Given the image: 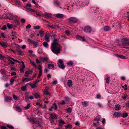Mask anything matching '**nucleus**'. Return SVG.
I'll use <instances>...</instances> for the list:
<instances>
[{
  "mask_svg": "<svg viewBox=\"0 0 129 129\" xmlns=\"http://www.w3.org/2000/svg\"><path fill=\"white\" fill-rule=\"evenodd\" d=\"M62 47L57 42V40L54 39L51 44V50L54 53L57 55L59 54Z\"/></svg>",
  "mask_w": 129,
  "mask_h": 129,
  "instance_id": "obj_1",
  "label": "nucleus"
},
{
  "mask_svg": "<svg viewBox=\"0 0 129 129\" xmlns=\"http://www.w3.org/2000/svg\"><path fill=\"white\" fill-rule=\"evenodd\" d=\"M122 43V45H129V39L126 38H123L121 40Z\"/></svg>",
  "mask_w": 129,
  "mask_h": 129,
  "instance_id": "obj_2",
  "label": "nucleus"
},
{
  "mask_svg": "<svg viewBox=\"0 0 129 129\" xmlns=\"http://www.w3.org/2000/svg\"><path fill=\"white\" fill-rule=\"evenodd\" d=\"M58 64L59 67L60 68L63 69L65 68L63 61L61 59H59L58 60Z\"/></svg>",
  "mask_w": 129,
  "mask_h": 129,
  "instance_id": "obj_3",
  "label": "nucleus"
},
{
  "mask_svg": "<svg viewBox=\"0 0 129 129\" xmlns=\"http://www.w3.org/2000/svg\"><path fill=\"white\" fill-rule=\"evenodd\" d=\"M44 95H46L47 97V98H46V99H49L51 96L50 93L48 91L46 88L45 89L44 91Z\"/></svg>",
  "mask_w": 129,
  "mask_h": 129,
  "instance_id": "obj_4",
  "label": "nucleus"
},
{
  "mask_svg": "<svg viewBox=\"0 0 129 129\" xmlns=\"http://www.w3.org/2000/svg\"><path fill=\"white\" fill-rule=\"evenodd\" d=\"M84 30L86 33H90L92 30V29L90 26H87L85 27Z\"/></svg>",
  "mask_w": 129,
  "mask_h": 129,
  "instance_id": "obj_5",
  "label": "nucleus"
},
{
  "mask_svg": "<svg viewBox=\"0 0 129 129\" xmlns=\"http://www.w3.org/2000/svg\"><path fill=\"white\" fill-rule=\"evenodd\" d=\"M69 21L71 23H75L77 22V19L74 17H71L69 18Z\"/></svg>",
  "mask_w": 129,
  "mask_h": 129,
  "instance_id": "obj_6",
  "label": "nucleus"
},
{
  "mask_svg": "<svg viewBox=\"0 0 129 129\" xmlns=\"http://www.w3.org/2000/svg\"><path fill=\"white\" fill-rule=\"evenodd\" d=\"M43 16L47 19H49L51 17V14L50 13H46L45 14H42Z\"/></svg>",
  "mask_w": 129,
  "mask_h": 129,
  "instance_id": "obj_7",
  "label": "nucleus"
},
{
  "mask_svg": "<svg viewBox=\"0 0 129 129\" xmlns=\"http://www.w3.org/2000/svg\"><path fill=\"white\" fill-rule=\"evenodd\" d=\"M59 126L62 127L64 124H65L64 121L62 119H60L59 120Z\"/></svg>",
  "mask_w": 129,
  "mask_h": 129,
  "instance_id": "obj_8",
  "label": "nucleus"
},
{
  "mask_svg": "<svg viewBox=\"0 0 129 129\" xmlns=\"http://www.w3.org/2000/svg\"><path fill=\"white\" fill-rule=\"evenodd\" d=\"M40 58L41 61L43 62L46 61L48 60V58L47 57H40Z\"/></svg>",
  "mask_w": 129,
  "mask_h": 129,
  "instance_id": "obj_9",
  "label": "nucleus"
},
{
  "mask_svg": "<svg viewBox=\"0 0 129 129\" xmlns=\"http://www.w3.org/2000/svg\"><path fill=\"white\" fill-rule=\"evenodd\" d=\"M49 26L53 29H58L59 28V26L56 25H50Z\"/></svg>",
  "mask_w": 129,
  "mask_h": 129,
  "instance_id": "obj_10",
  "label": "nucleus"
},
{
  "mask_svg": "<svg viewBox=\"0 0 129 129\" xmlns=\"http://www.w3.org/2000/svg\"><path fill=\"white\" fill-rule=\"evenodd\" d=\"M49 117L53 119H56L57 118V116L55 113L52 114V113H51L50 114Z\"/></svg>",
  "mask_w": 129,
  "mask_h": 129,
  "instance_id": "obj_11",
  "label": "nucleus"
},
{
  "mask_svg": "<svg viewBox=\"0 0 129 129\" xmlns=\"http://www.w3.org/2000/svg\"><path fill=\"white\" fill-rule=\"evenodd\" d=\"M33 70L31 69L30 70L27 71H26L25 73V76L26 77H28V75L30 74L31 73H32L33 72Z\"/></svg>",
  "mask_w": 129,
  "mask_h": 129,
  "instance_id": "obj_12",
  "label": "nucleus"
},
{
  "mask_svg": "<svg viewBox=\"0 0 129 129\" xmlns=\"http://www.w3.org/2000/svg\"><path fill=\"white\" fill-rule=\"evenodd\" d=\"M14 109L17 111L20 112L21 111L22 109L20 107L17 105H15L14 107Z\"/></svg>",
  "mask_w": 129,
  "mask_h": 129,
  "instance_id": "obj_13",
  "label": "nucleus"
},
{
  "mask_svg": "<svg viewBox=\"0 0 129 129\" xmlns=\"http://www.w3.org/2000/svg\"><path fill=\"white\" fill-rule=\"evenodd\" d=\"M76 38L83 41H86V40L84 37H82L79 35H78L76 36Z\"/></svg>",
  "mask_w": 129,
  "mask_h": 129,
  "instance_id": "obj_14",
  "label": "nucleus"
},
{
  "mask_svg": "<svg viewBox=\"0 0 129 129\" xmlns=\"http://www.w3.org/2000/svg\"><path fill=\"white\" fill-rule=\"evenodd\" d=\"M53 4L54 5H56L58 7L60 4V2L58 1H53Z\"/></svg>",
  "mask_w": 129,
  "mask_h": 129,
  "instance_id": "obj_15",
  "label": "nucleus"
},
{
  "mask_svg": "<svg viewBox=\"0 0 129 129\" xmlns=\"http://www.w3.org/2000/svg\"><path fill=\"white\" fill-rule=\"evenodd\" d=\"M56 17L59 18H61L63 17V15L62 14H57L56 15Z\"/></svg>",
  "mask_w": 129,
  "mask_h": 129,
  "instance_id": "obj_16",
  "label": "nucleus"
},
{
  "mask_svg": "<svg viewBox=\"0 0 129 129\" xmlns=\"http://www.w3.org/2000/svg\"><path fill=\"white\" fill-rule=\"evenodd\" d=\"M121 113L120 112H114V115L116 117H120L121 115Z\"/></svg>",
  "mask_w": 129,
  "mask_h": 129,
  "instance_id": "obj_17",
  "label": "nucleus"
},
{
  "mask_svg": "<svg viewBox=\"0 0 129 129\" xmlns=\"http://www.w3.org/2000/svg\"><path fill=\"white\" fill-rule=\"evenodd\" d=\"M43 45L44 46L45 48H48L49 47L48 44L46 41L44 42H43Z\"/></svg>",
  "mask_w": 129,
  "mask_h": 129,
  "instance_id": "obj_18",
  "label": "nucleus"
},
{
  "mask_svg": "<svg viewBox=\"0 0 129 129\" xmlns=\"http://www.w3.org/2000/svg\"><path fill=\"white\" fill-rule=\"evenodd\" d=\"M0 45L4 48H6L7 47V45L6 44V43L5 42L1 43L0 42Z\"/></svg>",
  "mask_w": 129,
  "mask_h": 129,
  "instance_id": "obj_19",
  "label": "nucleus"
},
{
  "mask_svg": "<svg viewBox=\"0 0 129 129\" xmlns=\"http://www.w3.org/2000/svg\"><path fill=\"white\" fill-rule=\"evenodd\" d=\"M114 108L116 110H119L121 108L119 104L116 105H115Z\"/></svg>",
  "mask_w": 129,
  "mask_h": 129,
  "instance_id": "obj_20",
  "label": "nucleus"
},
{
  "mask_svg": "<svg viewBox=\"0 0 129 129\" xmlns=\"http://www.w3.org/2000/svg\"><path fill=\"white\" fill-rule=\"evenodd\" d=\"M54 65L52 64H49L48 65V67L49 69H51L54 68Z\"/></svg>",
  "mask_w": 129,
  "mask_h": 129,
  "instance_id": "obj_21",
  "label": "nucleus"
},
{
  "mask_svg": "<svg viewBox=\"0 0 129 129\" xmlns=\"http://www.w3.org/2000/svg\"><path fill=\"white\" fill-rule=\"evenodd\" d=\"M44 31L43 30H41L39 32V34H38L37 35V36H39V35H40L41 37H43L44 36Z\"/></svg>",
  "mask_w": 129,
  "mask_h": 129,
  "instance_id": "obj_22",
  "label": "nucleus"
},
{
  "mask_svg": "<svg viewBox=\"0 0 129 129\" xmlns=\"http://www.w3.org/2000/svg\"><path fill=\"white\" fill-rule=\"evenodd\" d=\"M116 56L117 57H118L122 59H124L125 58V56L117 54L116 55Z\"/></svg>",
  "mask_w": 129,
  "mask_h": 129,
  "instance_id": "obj_23",
  "label": "nucleus"
},
{
  "mask_svg": "<svg viewBox=\"0 0 129 129\" xmlns=\"http://www.w3.org/2000/svg\"><path fill=\"white\" fill-rule=\"evenodd\" d=\"M81 104L82 105L84 106L85 107H87L88 105V103L85 101L82 102Z\"/></svg>",
  "mask_w": 129,
  "mask_h": 129,
  "instance_id": "obj_24",
  "label": "nucleus"
},
{
  "mask_svg": "<svg viewBox=\"0 0 129 129\" xmlns=\"http://www.w3.org/2000/svg\"><path fill=\"white\" fill-rule=\"evenodd\" d=\"M32 44H33V47L35 48L37 47L38 45V43L37 42L34 41Z\"/></svg>",
  "mask_w": 129,
  "mask_h": 129,
  "instance_id": "obj_25",
  "label": "nucleus"
},
{
  "mask_svg": "<svg viewBox=\"0 0 129 129\" xmlns=\"http://www.w3.org/2000/svg\"><path fill=\"white\" fill-rule=\"evenodd\" d=\"M45 39L47 42H48L50 41L49 38L46 34L45 36Z\"/></svg>",
  "mask_w": 129,
  "mask_h": 129,
  "instance_id": "obj_26",
  "label": "nucleus"
},
{
  "mask_svg": "<svg viewBox=\"0 0 129 129\" xmlns=\"http://www.w3.org/2000/svg\"><path fill=\"white\" fill-rule=\"evenodd\" d=\"M67 84L69 87H71L72 86V81L71 80H69L67 83Z\"/></svg>",
  "mask_w": 129,
  "mask_h": 129,
  "instance_id": "obj_27",
  "label": "nucleus"
},
{
  "mask_svg": "<svg viewBox=\"0 0 129 129\" xmlns=\"http://www.w3.org/2000/svg\"><path fill=\"white\" fill-rule=\"evenodd\" d=\"M33 122L34 124H36V126H41V125L37 120H34Z\"/></svg>",
  "mask_w": 129,
  "mask_h": 129,
  "instance_id": "obj_28",
  "label": "nucleus"
},
{
  "mask_svg": "<svg viewBox=\"0 0 129 129\" xmlns=\"http://www.w3.org/2000/svg\"><path fill=\"white\" fill-rule=\"evenodd\" d=\"M104 30L105 31H109L110 29V28L107 26H106L103 28Z\"/></svg>",
  "mask_w": 129,
  "mask_h": 129,
  "instance_id": "obj_29",
  "label": "nucleus"
},
{
  "mask_svg": "<svg viewBox=\"0 0 129 129\" xmlns=\"http://www.w3.org/2000/svg\"><path fill=\"white\" fill-rule=\"evenodd\" d=\"M30 86L33 88H34L37 87V85L34 83L33 84H30Z\"/></svg>",
  "mask_w": 129,
  "mask_h": 129,
  "instance_id": "obj_30",
  "label": "nucleus"
},
{
  "mask_svg": "<svg viewBox=\"0 0 129 129\" xmlns=\"http://www.w3.org/2000/svg\"><path fill=\"white\" fill-rule=\"evenodd\" d=\"M12 58L11 57H9L8 58V59L10 61L9 63L10 64H13L15 63L13 61H12V59H10V58Z\"/></svg>",
  "mask_w": 129,
  "mask_h": 129,
  "instance_id": "obj_31",
  "label": "nucleus"
},
{
  "mask_svg": "<svg viewBox=\"0 0 129 129\" xmlns=\"http://www.w3.org/2000/svg\"><path fill=\"white\" fill-rule=\"evenodd\" d=\"M11 100V98L8 97H7L5 99V101L7 102H10Z\"/></svg>",
  "mask_w": 129,
  "mask_h": 129,
  "instance_id": "obj_32",
  "label": "nucleus"
},
{
  "mask_svg": "<svg viewBox=\"0 0 129 129\" xmlns=\"http://www.w3.org/2000/svg\"><path fill=\"white\" fill-rule=\"evenodd\" d=\"M53 108L55 110H56L57 108V106L56 103H55L53 104L52 107L51 108Z\"/></svg>",
  "mask_w": 129,
  "mask_h": 129,
  "instance_id": "obj_33",
  "label": "nucleus"
},
{
  "mask_svg": "<svg viewBox=\"0 0 129 129\" xmlns=\"http://www.w3.org/2000/svg\"><path fill=\"white\" fill-rule=\"evenodd\" d=\"M67 111V112L68 113H70L71 112L72 109L71 107H69L66 109Z\"/></svg>",
  "mask_w": 129,
  "mask_h": 129,
  "instance_id": "obj_34",
  "label": "nucleus"
},
{
  "mask_svg": "<svg viewBox=\"0 0 129 129\" xmlns=\"http://www.w3.org/2000/svg\"><path fill=\"white\" fill-rule=\"evenodd\" d=\"M66 129L69 128V129H71L72 127V125L70 124H69L65 126Z\"/></svg>",
  "mask_w": 129,
  "mask_h": 129,
  "instance_id": "obj_35",
  "label": "nucleus"
},
{
  "mask_svg": "<svg viewBox=\"0 0 129 129\" xmlns=\"http://www.w3.org/2000/svg\"><path fill=\"white\" fill-rule=\"evenodd\" d=\"M21 89L23 91H26V86H23L21 87Z\"/></svg>",
  "mask_w": 129,
  "mask_h": 129,
  "instance_id": "obj_36",
  "label": "nucleus"
},
{
  "mask_svg": "<svg viewBox=\"0 0 129 129\" xmlns=\"http://www.w3.org/2000/svg\"><path fill=\"white\" fill-rule=\"evenodd\" d=\"M30 62L32 65L36 67V65L34 61H31L30 59Z\"/></svg>",
  "mask_w": 129,
  "mask_h": 129,
  "instance_id": "obj_37",
  "label": "nucleus"
},
{
  "mask_svg": "<svg viewBox=\"0 0 129 129\" xmlns=\"http://www.w3.org/2000/svg\"><path fill=\"white\" fill-rule=\"evenodd\" d=\"M110 79V78L108 76H106L105 78V80L106 81V82L107 83H109V80Z\"/></svg>",
  "mask_w": 129,
  "mask_h": 129,
  "instance_id": "obj_38",
  "label": "nucleus"
},
{
  "mask_svg": "<svg viewBox=\"0 0 129 129\" xmlns=\"http://www.w3.org/2000/svg\"><path fill=\"white\" fill-rule=\"evenodd\" d=\"M30 107V105L29 103L28 104L27 106L24 107V109L25 110L29 109Z\"/></svg>",
  "mask_w": 129,
  "mask_h": 129,
  "instance_id": "obj_39",
  "label": "nucleus"
},
{
  "mask_svg": "<svg viewBox=\"0 0 129 129\" xmlns=\"http://www.w3.org/2000/svg\"><path fill=\"white\" fill-rule=\"evenodd\" d=\"M100 118L101 116L100 115H99L95 118L94 120L97 121H99L100 120Z\"/></svg>",
  "mask_w": 129,
  "mask_h": 129,
  "instance_id": "obj_40",
  "label": "nucleus"
},
{
  "mask_svg": "<svg viewBox=\"0 0 129 129\" xmlns=\"http://www.w3.org/2000/svg\"><path fill=\"white\" fill-rule=\"evenodd\" d=\"M128 116L127 113H123L122 117L123 118H125Z\"/></svg>",
  "mask_w": 129,
  "mask_h": 129,
  "instance_id": "obj_41",
  "label": "nucleus"
},
{
  "mask_svg": "<svg viewBox=\"0 0 129 129\" xmlns=\"http://www.w3.org/2000/svg\"><path fill=\"white\" fill-rule=\"evenodd\" d=\"M42 75V71H39V75L38 78H40Z\"/></svg>",
  "mask_w": 129,
  "mask_h": 129,
  "instance_id": "obj_42",
  "label": "nucleus"
},
{
  "mask_svg": "<svg viewBox=\"0 0 129 129\" xmlns=\"http://www.w3.org/2000/svg\"><path fill=\"white\" fill-rule=\"evenodd\" d=\"M34 95L35 98H39L40 97L39 95L37 93H35L34 94Z\"/></svg>",
  "mask_w": 129,
  "mask_h": 129,
  "instance_id": "obj_43",
  "label": "nucleus"
},
{
  "mask_svg": "<svg viewBox=\"0 0 129 129\" xmlns=\"http://www.w3.org/2000/svg\"><path fill=\"white\" fill-rule=\"evenodd\" d=\"M55 36L56 35L54 34H50L49 35V36H50L52 39L54 38L55 37Z\"/></svg>",
  "mask_w": 129,
  "mask_h": 129,
  "instance_id": "obj_44",
  "label": "nucleus"
},
{
  "mask_svg": "<svg viewBox=\"0 0 129 129\" xmlns=\"http://www.w3.org/2000/svg\"><path fill=\"white\" fill-rule=\"evenodd\" d=\"M13 96L14 98V99L15 100H18L19 99V98L16 96L14 94H13Z\"/></svg>",
  "mask_w": 129,
  "mask_h": 129,
  "instance_id": "obj_45",
  "label": "nucleus"
},
{
  "mask_svg": "<svg viewBox=\"0 0 129 129\" xmlns=\"http://www.w3.org/2000/svg\"><path fill=\"white\" fill-rule=\"evenodd\" d=\"M18 55H23V53L22 51L21 50H18Z\"/></svg>",
  "mask_w": 129,
  "mask_h": 129,
  "instance_id": "obj_46",
  "label": "nucleus"
},
{
  "mask_svg": "<svg viewBox=\"0 0 129 129\" xmlns=\"http://www.w3.org/2000/svg\"><path fill=\"white\" fill-rule=\"evenodd\" d=\"M7 26L5 25H4L3 26V27L2 28H1V29L2 30H5L7 29Z\"/></svg>",
  "mask_w": 129,
  "mask_h": 129,
  "instance_id": "obj_47",
  "label": "nucleus"
},
{
  "mask_svg": "<svg viewBox=\"0 0 129 129\" xmlns=\"http://www.w3.org/2000/svg\"><path fill=\"white\" fill-rule=\"evenodd\" d=\"M67 64L69 66H71L73 64V62L72 61H70L67 63Z\"/></svg>",
  "mask_w": 129,
  "mask_h": 129,
  "instance_id": "obj_48",
  "label": "nucleus"
},
{
  "mask_svg": "<svg viewBox=\"0 0 129 129\" xmlns=\"http://www.w3.org/2000/svg\"><path fill=\"white\" fill-rule=\"evenodd\" d=\"M21 62L22 63V66L21 67V68L24 69L25 68V66L24 64V63L22 61H21Z\"/></svg>",
  "mask_w": 129,
  "mask_h": 129,
  "instance_id": "obj_49",
  "label": "nucleus"
},
{
  "mask_svg": "<svg viewBox=\"0 0 129 129\" xmlns=\"http://www.w3.org/2000/svg\"><path fill=\"white\" fill-rule=\"evenodd\" d=\"M8 16H6V17H5L4 18L6 19H9L10 20H12L13 19V18L12 17V16H11L10 17H9Z\"/></svg>",
  "mask_w": 129,
  "mask_h": 129,
  "instance_id": "obj_50",
  "label": "nucleus"
},
{
  "mask_svg": "<svg viewBox=\"0 0 129 129\" xmlns=\"http://www.w3.org/2000/svg\"><path fill=\"white\" fill-rule=\"evenodd\" d=\"M10 59H12L13 60V61L14 62H16L18 63H20V61H18L16 59H15L13 58H10Z\"/></svg>",
  "mask_w": 129,
  "mask_h": 129,
  "instance_id": "obj_51",
  "label": "nucleus"
},
{
  "mask_svg": "<svg viewBox=\"0 0 129 129\" xmlns=\"http://www.w3.org/2000/svg\"><path fill=\"white\" fill-rule=\"evenodd\" d=\"M60 104L61 105H64L66 104V103L64 100L60 102Z\"/></svg>",
  "mask_w": 129,
  "mask_h": 129,
  "instance_id": "obj_52",
  "label": "nucleus"
},
{
  "mask_svg": "<svg viewBox=\"0 0 129 129\" xmlns=\"http://www.w3.org/2000/svg\"><path fill=\"white\" fill-rule=\"evenodd\" d=\"M29 94L28 92H26L25 94V97L27 99L29 98Z\"/></svg>",
  "mask_w": 129,
  "mask_h": 129,
  "instance_id": "obj_53",
  "label": "nucleus"
},
{
  "mask_svg": "<svg viewBox=\"0 0 129 129\" xmlns=\"http://www.w3.org/2000/svg\"><path fill=\"white\" fill-rule=\"evenodd\" d=\"M28 41L29 43H33L34 41H33L32 40H31L30 39H28Z\"/></svg>",
  "mask_w": 129,
  "mask_h": 129,
  "instance_id": "obj_54",
  "label": "nucleus"
},
{
  "mask_svg": "<svg viewBox=\"0 0 129 129\" xmlns=\"http://www.w3.org/2000/svg\"><path fill=\"white\" fill-rule=\"evenodd\" d=\"M38 68L39 70V71H42V67L40 65H39L38 67Z\"/></svg>",
  "mask_w": 129,
  "mask_h": 129,
  "instance_id": "obj_55",
  "label": "nucleus"
},
{
  "mask_svg": "<svg viewBox=\"0 0 129 129\" xmlns=\"http://www.w3.org/2000/svg\"><path fill=\"white\" fill-rule=\"evenodd\" d=\"M40 28V26L39 25H37L34 27L35 29H39Z\"/></svg>",
  "mask_w": 129,
  "mask_h": 129,
  "instance_id": "obj_56",
  "label": "nucleus"
},
{
  "mask_svg": "<svg viewBox=\"0 0 129 129\" xmlns=\"http://www.w3.org/2000/svg\"><path fill=\"white\" fill-rule=\"evenodd\" d=\"M7 126L10 129H13L14 128V127L13 126L11 125H7Z\"/></svg>",
  "mask_w": 129,
  "mask_h": 129,
  "instance_id": "obj_57",
  "label": "nucleus"
},
{
  "mask_svg": "<svg viewBox=\"0 0 129 129\" xmlns=\"http://www.w3.org/2000/svg\"><path fill=\"white\" fill-rule=\"evenodd\" d=\"M5 57L3 56L1 54H0V59L1 60L4 59L5 58Z\"/></svg>",
  "mask_w": 129,
  "mask_h": 129,
  "instance_id": "obj_58",
  "label": "nucleus"
},
{
  "mask_svg": "<svg viewBox=\"0 0 129 129\" xmlns=\"http://www.w3.org/2000/svg\"><path fill=\"white\" fill-rule=\"evenodd\" d=\"M37 15L38 16H43L42 14H43L42 13H39V12H37Z\"/></svg>",
  "mask_w": 129,
  "mask_h": 129,
  "instance_id": "obj_59",
  "label": "nucleus"
},
{
  "mask_svg": "<svg viewBox=\"0 0 129 129\" xmlns=\"http://www.w3.org/2000/svg\"><path fill=\"white\" fill-rule=\"evenodd\" d=\"M49 119L50 120L51 123H53L54 121V120H53V119H52L50 117L49 118Z\"/></svg>",
  "mask_w": 129,
  "mask_h": 129,
  "instance_id": "obj_60",
  "label": "nucleus"
},
{
  "mask_svg": "<svg viewBox=\"0 0 129 129\" xmlns=\"http://www.w3.org/2000/svg\"><path fill=\"white\" fill-rule=\"evenodd\" d=\"M1 35L2 37L4 38H5V36L4 34V33H1Z\"/></svg>",
  "mask_w": 129,
  "mask_h": 129,
  "instance_id": "obj_61",
  "label": "nucleus"
},
{
  "mask_svg": "<svg viewBox=\"0 0 129 129\" xmlns=\"http://www.w3.org/2000/svg\"><path fill=\"white\" fill-rule=\"evenodd\" d=\"M21 21L22 23H24L25 22V20L24 18H22L21 19Z\"/></svg>",
  "mask_w": 129,
  "mask_h": 129,
  "instance_id": "obj_62",
  "label": "nucleus"
},
{
  "mask_svg": "<svg viewBox=\"0 0 129 129\" xmlns=\"http://www.w3.org/2000/svg\"><path fill=\"white\" fill-rule=\"evenodd\" d=\"M96 98L97 99H100L101 98V95L100 94H97Z\"/></svg>",
  "mask_w": 129,
  "mask_h": 129,
  "instance_id": "obj_63",
  "label": "nucleus"
},
{
  "mask_svg": "<svg viewBox=\"0 0 129 129\" xmlns=\"http://www.w3.org/2000/svg\"><path fill=\"white\" fill-rule=\"evenodd\" d=\"M1 129H7V128L5 126L2 125L1 127Z\"/></svg>",
  "mask_w": 129,
  "mask_h": 129,
  "instance_id": "obj_64",
  "label": "nucleus"
}]
</instances>
